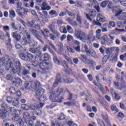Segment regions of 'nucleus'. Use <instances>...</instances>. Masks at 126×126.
<instances>
[{"mask_svg":"<svg viewBox=\"0 0 126 126\" xmlns=\"http://www.w3.org/2000/svg\"><path fill=\"white\" fill-rule=\"evenodd\" d=\"M48 28L52 33L56 31V26L55 25V23H52L51 24L48 26Z\"/></svg>","mask_w":126,"mask_h":126,"instance_id":"nucleus-29","label":"nucleus"},{"mask_svg":"<svg viewBox=\"0 0 126 126\" xmlns=\"http://www.w3.org/2000/svg\"><path fill=\"white\" fill-rule=\"evenodd\" d=\"M22 66H21V63L19 61H16L15 63V67H12V69L9 70L12 73H16L19 76H22Z\"/></svg>","mask_w":126,"mask_h":126,"instance_id":"nucleus-3","label":"nucleus"},{"mask_svg":"<svg viewBox=\"0 0 126 126\" xmlns=\"http://www.w3.org/2000/svg\"><path fill=\"white\" fill-rule=\"evenodd\" d=\"M2 28L4 32H6V31H9V27L8 26H3Z\"/></svg>","mask_w":126,"mask_h":126,"instance_id":"nucleus-49","label":"nucleus"},{"mask_svg":"<svg viewBox=\"0 0 126 126\" xmlns=\"http://www.w3.org/2000/svg\"><path fill=\"white\" fill-rule=\"evenodd\" d=\"M9 92L10 94H13V95H14L15 94L16 91H15V88L12 87L10 88L9 89Z\"/></svg>","mask_w":126,"mask_h":126,"instance_id":"nucleus-40","label":"nucleus"},{"mask_svg":"<svg viewBox=\"0 0 126 126\" xmlns=\"http://www.w3.org/2000/svg\"><path fill=\"white\" fill-rule=\"evenodd\" d=\"M44 104L42 103H39L38 106L34 105L33 108L32 110L34 111L35 115L37 116H41L42 115V110L40 109V108H43Z\"/></svg>","mask_w":126,"mask_h":126,"instance_id":"nucleus-12","label":"nucleus"},{"mask_svg":"<svg viewBox=\"0 0 126 126\" xmlns=\"http://www.w3.org/2000/svg\"><path fill=\"white\" fill-rule=\"evenodd\" d=\"M16 96H17V97H20V96H21V92H20V91L18 90L17 91H16L15 94Z\"/></svg>","mask_w":126,"mask_h":126,"instance_id":"nucleus-60","label":"nucleus"},{"mask_svg":"<svg viewBox=\"0 0 126 126\" xmlns=\"http://www.w3.org/2000/svg\"><path fill=\"white\" fill-rule=\"evenodd\" d=\"M115 16H116L119 20H125V18H126V12H123L122 11L121 12L115 14Z\"/></svg>","mask_w":126,"mask_h":126,"instance_id":"nucleus-18","label":"nucleus"},{"mask_svg":"<svg viewBox=\"0 0 126 126\" xmlns=\"http://www.w3.org/2000/svg\"><path fill=\"white\" fill-rule=\"evenodd\" d=\"M59 30L61 33H63V34H66L67 33V31L66 30V28L65 26H63L62 27H60Z\"/></svg>","mask_w":126,"mask_h":126,"instance_id":"nucleus-32","label":"nucleus"},{"mask_svg":"<svg viewBox=\"0 0 126 126\" xmlns=\"http://www.w3.org/2000/svg\"><path fill=\"white\" fill-rule=\"evenodd\" d=\"M31 42V36L30 34H27L23 36L21 44L23 46H27V45L30 46Z\"/></svg>","mask_w":126,"mask_h":126,"instance_id":"nucleus-9","label":"nucleus"},{"mask_svg":"<svg viewBox=\"0 0 126 126\" xmlns=\"http://www.w3.org/2000/svg\"><path fill=\"white\" fill-rule=\"evenodd\" d=\"M15 47L17 50H20V49H22V46L19 44H16Z\"/></svg>","mask_w":126,"mask_h":126,"instance_id":"nucleus-56","label":"nucleus"},{"mask_svg":"<svg viewBox=\"0 0 126 126\" xmlns=\"http://www.w3.org/2000/svg\"><path fill=\"white\" fill-rule=\"evenodd\" d=\"M12 121H13V122H18L20 125H21V124L23 123L22 122V119H21V118H20V117H19V116L18 115H14L12 118Z\"/></svg>","mask_w":126,"mask_h":126,"instance_id":"nucleus-24","label":"nucleus"},{"mask_svg":"<svg viewBox=\"0 0 126 126\" xmlns=\"http://www.w3.org/2000/svg\"><path fill=\"white\" fill-rule=\"evenodd\" d=\"M97 21L104 23L106 21V18L101 14H98L96 18Z\"/></svg>","mask_w":126,"mask_h":126,"instance_id":"nucleus-25","label":"nucleus"},{"mask_svg":"<svg viewBox=\"0 0 126 126\" xmlns=\"http://www.w3.org/2000/svg\"><path fill=\"white\" fill-rule=\"evenodd\" d=\"M6 101H7L8 103H11L14 107H16V106H18V105H19V101H18V99L11 96H7L6 97Z\"/></svg>","mask_w":126,"mask_h":126,"instance_id":"nucleus-11","label":"nucleus"},{"mask_svg":"<svg viewBox=\"0 0 126 126\" xmlns=\"http://www.w3.org/2000/svg\"><path fill=\"white\" fill-rule=\"evenodd\" d=\"M12 85L18 87L22 85V80L20 78H16L15 81H12Z\"/></svg>","mask_w":126,"mask_h":126,"instance_id":"nucleus-20","label":"nucleus"},{"mask_svg":"<svg viewBox=\"0 0 126 126\" xmlns=\"http://www.w3.org/2000/svg\"><path fill=\"white\" fill-rule=\"evenodd\" d=\"M59 83H62V78H61V74H57L56 75V80L53 84V88H56V87H57Z\"/></svg>","mask_w":126,"mask_h":126,"instance_id":"nucleus-21","label":"nucleus"},{"mask_svg":"<svg viewBox=\"0 0 126 126\" xmlns=\"http://www.w3.org/2000/svg\"><path fill=\"white\" fill-rule=\"evenodd\" d=\"M116 27V23L113 21H110L108 25V29H111V28H113V27Z\"/></svg>","mask_w":126,"mask_h":126,"instance_id":"nucleus-35","label":"nucleus"},{"mask_svg":"<svg viewBox=\"0 0 126 126\" xmlns=\"http://www.w3.org/2000/svg\"><path fill=\"white\" fill-rule=\"evenodd\" d=\"M73 81V80L72 79L70 78H66L64 79V83L69 84V83H72V82Z\"/></svg>","mask_w":126,"mask_h":126,"instance_id":"nucleus-39","label":"nucleus"},{"mask_svg":"<svg viewBox=\"0 0 126 126\" xmlns=\"http://www.w3.org/2000/svg\"><path fill=\"white\" fill-rule=\"evenodd\" d=\"M119 89L120 90H123V91H126V83H122Z\"/></svg>","mask_w":126,"mask_h":126,"instance_id":"nucleus-36","label":"nucleus"},{"mask_svg":"<svg viewBox=\"0 0 126 126\" xmlns=\"http://www.w3.org/2000/svg\"><path fill=\"white\" fill-rule=\"evenodd\" d=\"M108 7L110 8V5L112 4V2L109 0H104L102 1L100 5L101 7H106V6L108 5Z\"/></svg>","mask_w":126,"mask_h":126,"instance_id":"nucleus-27","label":"nucleus"},{"mask_svg":"<svg viewBox=\"0 0 126 126\" xmlns=\"http://www.w3.org/2000/svg\"><path fill=\"white\" fill-rule=\"evenodd\" d=\"M7 116V105L5 103L1 104V109H0V119H5Z\"/></svg>","mask_w":126,"mask_h":126,"instance_id":"nucleus-8","label":"nucleus"},{"mask_svg":"<svg viewBox=\"0 0 126 126\" xmlns=\"http://www.w3.org/2000/svg\"><path fill=\"white\" fill-rule=\"evenodd\" d=\"M30 32L31 33H32V34L33 35V36H34L35 38H36L37 40L40 41V42H41L42 44H44V41H43L42 39H41L42 37L41 36V35H40V34H39V33H38V32H37V31L33 29H31L30 30Z\"/></svg>","mask_w":126,"mask_h":126,"instance_id":"nucleus-13","label":"nucleus"},{"mask_svg":"<svg viewBox=\"0 0 126 126\" xmlns=\"http://www.w3.org/2000/svg\"><path fill=\"white\" fill-rule=\"evenodd\" d=\"M34 90L35 91V94H34L36 98H38V100H40V97H41L42 95L44 94V89L42 88L41 87V84L39 82V84L36 85L34 88Z\"/></svg>","mask_w":126,"mask_h":126,"instance_id":"nucleus-5","label":"nucleus"},{"mask_svg":"<svg viewBox=\"0 0 126 126\" xmlns=\"http://www.w3.org/2000/svg\"><path fill=\"white\" fill-rule=\"evenodd\" d=\"M30 71L29 70H28L27 68H24L22 72V75H27L28 74H30Z\"/></svg>","mask_w":126,"mask_h":126,"instance_id":"nucleus-33","label":"nucleus"},{"mask_svg":"<svg viewBox=\"0 0 126 126\" xmlns=\"http://www.w3.org/2000/svg\"><path fill=\"white\" fill-rule=\"evenodd\" d=\"M102 118L103 120L107 123V124H110V121H109V119H108V116L107 115H102Z\"/></svg>","mask_w":126,"mask_h":126,"instance_id":"nucleus-44","label":"nucleus"},{"mask_svg":"<svg viewBox=\"0 0 126 126\" xmlns=\"http://www.w3.org/2000/svg\"><path fill=\"white\" fill-rule=\"evenodd\" d=\"M76 20L80 24H81V17H80V15L79 14H77Z\"/></svg>","mask_w":126,"mask_h":126,"instance_id":"nucleus-47","label":"nucleus"},{"mask_svg":"<svg viewBox=\"0 0 126 126\" xmlns=\"http://www.w3.org/2000/svg\"><path fill=\"white\" fill-rule=\"evenodd\" d=\"M120 60H121V61H125V60H126V53L125 54L120 56Z\"/></svg>","mask_w":126,"mask_h":126,"instance_id":"nucleus-51","label":"nucleus"},{"mask_svg":"<svg viewBox=\"0 0 126 126\" xmlns=\"http://www.w3.org/2000/svg\"><path fill=\"white\" fill-rule=\"evenodd\" d=\"M10 15H12L13 17H15V12L13 10H11L9 11Z\"/></svg>","mask_w":126,"mask_h":126,"instance_id":"nucleus-54","label":"nucleus"},{"mask_svg":"<svg viewBox=\"0 0 126 126\" xmlns=\"http://www.w3.org/2000/svg\"><path fill=\"white\" fill-rule=\"evenodd\" d=\"M20 114H21V111H20L19 110H16L14 115L15 116H19V115H20Z\"/></svg>","mask_w":126,"mask_h":126,"instance_id":"nucleus-58","label":"nucleus"},{"mask_svg":"<svg viewBox=\"0 0 126 126\" xmlns=\"http://www.w3.org/2000/svg\"><path fill=\"white\" fill-rule=\"evenodd\" d=\"M34 23H35V21L34 20H32L31 21H28V26H29V27H30V28H32Z\"/></svg>","mask_w":126,"mask_h":126,"instance_id":"nucleus-37","label":"nucleus"},{"mask_svg":"<svg viewBox=\"0 0 126 126\" xmlns=\"http://www.w3.org/2000/svg\"><path fill=\"white\" fill-rule=\"evenodd\" d=\"M23 119L28 126H34L35 123L33 121L30 119V114L28 112H23Z\"/></svg>","mask_w":126,"mask_h":126,"instance_id":"nucleus-6","label":"nucleus"},{"mask_svg":"<svg viewBox=\"0 0 126 126\" xmlns=\"http://www.w3.org/2000/svg\"><path fill=\"white\" fill-rule=\"evenodd\" d=\"M65 119V115H63V113H61L60 117L58 118V120L59 121H63V120H64Z\"/></svg>","mask_w":126,"mask_h":126,"instance_id":"nucleus-43","label":"nucleus"},{"mask_svg":"<svg viewBox=\"0 0 126 126\" xmlns=\"http://www.w3.org/2000/svg\"><path fill=\"white\" fill-rule=\"evenodd\" d=\"M63 89L59 88L56 92H53L49 96L50 99L52 102H57V103H62L63 101V97L62 95L63 94Z\"/></svg>","mask_w":126,"mask_h":126,"instance_id":"nucleus-2","label":"nucleus"},{"mask_svg":"<svg viewBox=\"0 0 126 126\" xmlns=\"http://www.w3.org/2000/svg\"><path fill=\"white\" fill-rule=\"evenodd\" d=\"M67 49L68 52H69L70 53H71L72 54H73V53H74V50H73L70 47H67Z\"/></svg>","mask_w":126,"mask_h":126,"instance_id":"nucleus-57","label":"nucleus"},{"mask_svg":"<svg viewBox=\"0 0 126 126\" xmlns=\"http://www.w3.org/2000/svg\"><path fill=\"white\" fill-rule=\"evenodd\" d=\"M19 57L22 61L27 62V63L31 62L32 65L34 66V67L39 66L40 71L43 74L48 73L49 70L52 69L53 67V64L50 63L43 62L40 63H39L40 60H38L37 58H35L37 60L32 61L34 59V56L31 54V53L22 52L19 54Z\"/></svg>","mask_w":126,"mask_h":126,"instance_id":"nucleus-1","label":"nucleus"},{"mask_svg":"<svg viewBox=\"0 0 126 126\" xmlns=\"http://www.w3.org/2000/svg\"><path fill=\"white\" fill-rule=\"evenodd\" d=\"M47 49H49V45H48V44H46L44 45V47L43 48H42L43 52H46Z\"/></svg>","mask_w":126,"mask_h":126,"instance_id":"nucleus-61","label":"nucleus"},{"mask_svg":"<svg viewBox=\"0 0 126 126\" xmlns=\"http://www.w3.org/2000/svg\"><path fill=\"white\" fill-rule=\"evenodd\" d=\"M113 51H115V47L108 48L106 49V53L109 54L110 52H113Z\"/></svg>","mask_w":126,"mask_h":126,"instance_id":"nucleus-42","label":"nucleus"},{"mask_svg":"<svg viewBox=\"0 0 126 126\" xmlns=\"http://www.w3.org/2000/svg\"><path fill=\"white\" fill-rule=\"evenodd\" d=\"M39 81H31L30 82H26L25 83V89L27 90H31V89H34L36 85H38Z\"/></svg>","mask_w":126,"mask_h":126,"instance_id":"nucleus-7","label":"nucleus"},{"mask_svg":"<svg viewBox=\"0 0 126 126\" xmlns=\"http://www.w3.org/2000/svg\"><path fill=\"white\" fill-rule=\"evenodd\" d=\"M96 12L95 11V10H93V11H91L89 14H86V17L88 20H90V21H92V19L93 18H95L96 17Z\"/></svg>","mask_w":126,"mask_h":126,"instance_id":"nucleus-16","label":"nucleus"},{"mask_svg":"<svg viewBox=\"0 0 126 126\" xmlns=\"http://www.w3.org/2000/svg\"><path fill=\"white\" fill-rule=\"evenodd\" d=\"M66 11L67 13L68 14L69 16H71V17L75 16V14L74 13H73L71 12H70L67 10H66Z\"/></svg>","mask_w":126,"mask_h":126,"instance_id":"nucleus-53","label":"nucleus"},{"mask_svg":"<svg viewBox=\"0 0 126 126\" xmlns=\"http://www.w3.org/2000/svg\"><path fill=\"white\" fill-rule=\"evenodd\" d=\"M53 59L54 63H55L56 64H61V61H60V60L58 59V57H57V55H56V54L53 55Z\"/></svg>","mask_w":126,"mask_h":126,"instance_id":"nucleus-31","label":"nucleus"},{"mask_svg":"<svg viewBox=\"0 0 126 126\" xmlns=\"http://www.w3.org/2000/svg\"><path fill=\"white\" fill-rule=\"evenodd\" d=\"M16 12L18 13L19 16H21L22 18H25L26 16L25 12H21L17 10H16Z\"/></svg>","mask_w":126,"mask_h":126,"instance_id":"nucleus-38","label":"nucleus"},{"mask_svg":"<svg viewBox=\"0 0 126 126\" xmlns=\"http://www.w3.org/2000/svg\"><path fill=\"white\" fill-rule=\"evenodd\" d=\"M38 61L39 62H43V61H49L50 57L49 55L47 54H44L42 55L38 56V57H36Z\"/></svg>","mask_w":126,"mask_h":126,"instance_id":"nucleus-19","label":"nucleus"},{"mask_svg":"<svg viewBox=\"0 0 126 126\" xmlns=\"http://www.w3.org/2000/svg\"><path fill=\"white\" fill-rule=\"evenodd\" d=\"M72 39H73V37H72V36H71V35L68 34L67 35V41H71V40H72Z\"/></svg>","mask_w":126,"mask_h":126,"instance_id":"nucleus-63","label":"nucleus"},{"mask_svg":"<svg viewBox=\"0 0 126 126\" xmlns=\"http://www.w3.org/2000/svg\"><path fill=\"white\" fill-rule=\"evenodd\" d=\"M13 79V77H12V76L10 74H8L6 76V79H7V80L11 81Z\"/></svg>","mask_w":126,"mask_h":126,"instance_id":"nucleus-46","label":"nucleus"},{"mask_svg":"<svg viewBox=\"0 0 126 126\" xmlns=\"http://www.w3.org/2000/svg\"><path fill=\"white\" fill-rule=\"evenodd\" d=\"M22 107L26 111H28V110H32L34 108V105H32L29 106L27 104H22Z\"/></svg>","mask_w":126,"mask_h":126,"instance_id":"nucleus-28","label":"nucleus"},{"mask_svg":"<svg viewBox=\"0 0 126 126\" xmlns=\"http://www.w3.org/2000/svg\"><path fill=\"white\" fill-rule=\"evenodd\" d=\"M47 43H48V45H49V46H50V47H51V48H52V49H54V50H55V51L57 50V48H56V47H55V46H54V44H53L52 42L49 41Z\"/></svg>","mask_w":126,"mask_h":126,"instance_id":"nucleus-45","label":"nucleus"},{"mask_svg":"<svg viewBox=\"0 0 126 126\" xmlns=\"http://www.w3.org/2000/svg\"><path fill=\"white\" fill-rule=\"evenodd\" d=\"M123 10H121V8H120V6H115L113 7V9H112V12H114V13H119V12H122Z\"/></svg>","mask_w":126,"mask_h":126,"instance_id":"nucleus-30","label":"nucleus"},{"mask_svg":"<svg viewBox=\"0 0 126 126\" xmlns=\"http://www.w3.org/2000/svg\"><path fill=\"white\" fill-rule=\"evenodd\" d=\"M118 27H122L123 24H126V20H125L124 23H117Z\"/></svg>","mask_w":126,"mask_h":126,"instance_id":"nucleus-59","label":"nucleus"},{"mask_svg":"<svg viewBox=\"0 0 126 126\" xmlns=\"http://www.w3.org/2000/svg\"><path fill=\"white\" fill-rule=\"evenodd\" d=\"M98 125H99L101 126H105V124L103 121H102V120H99V121H98Z\"/></svg>","mask_w":126,"mask_h":126,"instance_id":"nucleus-64","label":"nucleus"},{"mask_svg":"<svg viewBox=\"0 0 126 126\" xmlns=\"http://www.w3.org/2000/svg\"><path fill=\"white\" fill-rule=\"evenodd\" d=\"M89 1L90 4L93 6L94 8L97 10V12H100V7H99V4L96 0H89Z\"/></svg>","mask_w":126,"mask_h":126,"instance_id":"nucleus-17","label":"nucleus"},{"mask_svg":"<svg viewBox=\"0 0 126 126\" xmlns=\"http://www.w3.org/2000/svg\"><path fill=\"white\" fill-rule=\"evenodd\" d=\"M84 49L85 50V52H86V54L88 57H89L90 55L91 57H95V55H96V53L93 49H89L88 48V46H87V45H85L84 46Z\"/></svg>","mask_w":126,"mask_h":126,"instance_id":"nucleus-14","label":"nucleus"},{"mask_svg":"<svg viewBox=\"0 0 126 126\" xmlns=\"http://www.w3.org/2000/svg\"><path fill=\"white\" fill-rule=\"evenodd\" d=\"M10 25L12 29H13L14 30H17V29L16 28V26H15V23L12 22L11 23Z\"/></svg>","mask_w":126,"mask_h":126,"instance_id":"nucleus-52","label":"nucleus"},{"mask_svg":"<svg viewBox=\"0 0 126 126\" xmlns=\"http://www.w3.org/2000/svg\"><path fill=\"white\" fill-rule=\"evenodd\" d=\"M97 87L98 88V89H99V90H100V91L101 92H104V88H103V86L101 84H98V85L97 86Z\"/></svg>","mask_w":126,"mask_h":126,"instance_id":"nucleus-50","label":"nucleus"},{"mask_svg":"<svg viewBox=\"0 0 126 126\" xmlns=\"http://www.w3.org/2000/svg\"><path fill=\"white\" fill-rule=\"evenodd\" d=\"M56 107H58V105L57 104L52 103L49 105H47L46 108H47V109H54V108H56Z\"/></svg>","mask_w":126,"mask_h":126,"instance_id":"nucleus-34","label":"nucleus"},{"mask_svg":"<svg viewBox=\"0 0 126 126\" xmlns=\"http://www.w3.org/2000/svg\"><path fill=\"white\" fill-rule=\"evenodd\" d=\"M111 109L112 111H115V112H116V113H118V112H119V110H118V108H117V106H116V105H112L111 106Z\"/></svg>","mask_w":126,"mask_h":126,"instance_id":"nucleus-41","label":"nucleus"},{"mask_svg":"<svg viewBox=\"0 0 126 126\" xmlns=\"http://www.w3.org/2000/svg\"><path fill=\"white\" fill-rule=\"evenodd\" d=\"M53 33H49V36L51 40L55 41V39L60 37V33L57 31L53 32Z\"/></svg>","mask_w":126,"mask_h":126,"instance_id":"nucleus-22","label":"nucleus"},{"mask_svg":"<svg viewBox=\"0 0 126 126\" xmlns=\"http://www.w3.org/2000/svg\"><path fill=\"white\" fill-rule=\"evenodd\" d=\"M75 50L76 51V52H78V53L80 52L81 48H80V45H78L77 47L75 48Z\"/></svg>","mask_w":126,"mask_h":126,"instance_id":"nucleus-62","label":"nucleus"},{"mask_svg":"<svg viewBox=\"0 0 126 126\" xmlns=\"http://www.w3.org/2000/svg\"><path fill=\"white\" fill-rule=\"evenodd\" d=\"M74 35L77 39H79L84 43H86V32L82 30L75 31Z\"/></svg>","mask_w":126,"mask_h":126,"instance_id":"nucleus-4","label":"nucleus"},{"mask_svg":"<svg viewBox=\"0 0 126 126\" xmlns=\"http://www.w3.org/2000/svg\"><path fill=\"white\" fill-rule=\"evenodd\" d=\"M7 57L8 59V66H6V71H9V70L12 69V67L11 66V64L12 63H15V61L14 58H12L11 59L9 58V56L7 55H5L2 57V58H4V57Z\"/></svg>","mask_w":126,"mask_h":126,"instance_id":"nucleus-10","label":"nucleus"},{"mask_svg":"<svg viewBox=\"0 0 126 126\" xmlns=\"http://www.w3.org/2000/svg\"><path fill=\"white\" fill-rule=\"evenodd\" d=\"M57 24L58 25V26L60 28L61 27H63V26H62V25H63V21H62V20H58Z\"/></svg>","mask_w":126,"mask_h":126,"instance_id":"nucleus-48","label":"nucleus"},{"mask_svg":"<svg viewBox=\"0 0 126 126\" xmlns=\"http://www.w3.org/2000/svg\"><path fill=\"white\" fill-rule=\"evenodd\" d=\"M40 50H41V47H40V46H38L37 47L34 48H31L29 51L31 52V53L36 55L37 56L36 57L38 58V56L41 55V52L40 51Z\"/></svg>","mask_w":126,"mask_h":126,"instance_id":"nucleus-15","label":"nucleus"},{"mask_svg":"<svg viewBox=\"0 0 126 126\" xmlns=\"http://www.w3.org/2000/svg\"><path fill=\"white\" fill-rule=\"evenodd\" d=\"M87 9L86 10L87 11H90L91 9H92V6L90 4H87Z\"/></svg>","mask_w":126,"mask_h":126,"instance_id":"nucleus-55","label":"nucleus"},{"mask_svg":"<svg viewBox=\"0 0 126 126\" xmlns=\"http://www.w3.org/2000/svg\"><path fill=\"white\" fill-rule=\"evenodd\" d=\"M12 37L16 41L19 42L21 39V35L17 33V32H13L12 33Z\"/></svg>","mask_w":126,"mask_h":126,"instance_id":"nucleus-23","label":"nucleus"},{"mask_svg":"<svg viewBox=\"0 0 126 126\" xmlns=\"http://www.w3.org/2000/svg\"><path fill=\"white\" fill-rule=\"evenodd\" d=\"M51 126H56L55 123L53 122H51ZM34 126H47L46 125V123H45L42 122V123H40V121H37L35 123Z\"/></svg>","mask_w":126,"mask_h":126,"instance_id":"nucleus-26","label":"nucleus"}]
</instances>
